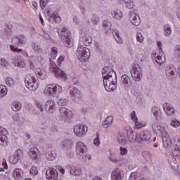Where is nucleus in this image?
<instances>
[{
	"label": "nucleus",
	"mask_w": 180,
	"mask_h": 180,
	"mask_svg": "<svg viewBox=\"0 0 180 180\" xmlns=\"http://www.w3.org/2000/svg\"><path fill=\"white\" fill-rule=\"evenodd\" d=\"M102 75L105 89L108 92L115 91L116 89V84H117V76L115 70H112V68L109 66H105L102 70Z\"/></svg>",
	"instance_id": "obj_1"
},
{
	"label": "nucleus",
	"mask_w": 180,
	"mask_h": 180,
	"mask_svg": "<svg viewBox=\"0 0 180 180\" xmlns=\"http://www.w3.org/2000/svg\"><path fill=\"white\" fill-rule=\"evenodd\" d=\"M158 47L159 49L156 50L155 53L152 54V60L155 64L162 65L165 61V55H164L162 49H161V41H158Z\"/></svg>",
	"instance_id": "obj_2"
},
{
	"label": "nucleus",
	"mask_w": 180,
	"mask_h": 180,
	"mask_svg": "<svg viewBox=\"0 0 180 180\" xmlns=\"http://www.w3.org/2000/svg\"><path fill=\"white\" fill-rule=\"evenodd\" d=\"M76 54L78 60L82 63H85V61L89 60V57H91V51L89 49L82 46H78Z\"/></svg>",
	"instance_id": "obj_3"
},
{
	"label": "nucleus",
	"mask_w": 180,
	"mask_h": 180,
	"mask_svg": "<svg viewBox=\"0 0 180 180\" xmlns=\"http://www.w3.org/2000/svg\"><path fill=\"white\" fill-rule=\"evenodd\" d=\"M62 41L65 43V47H72V37H71V32L67 30V28H63L61 33L59 35Z\"/></svg>",
	"instance_id": "obj_4"
},
{
	"label": "nucleus",
	"mask_w": 180,
	"mask_h": 180,
	"mask_svg": "<svg viewBox=\"0 0 180 180\" xmlns=\"http://www.w3.org/2000/svg\"><path fill=\"white\" fill-rule=\"evenodd\" d=\"M25 83L30 91H36V89L39 88V83L37 82L36 77H34L31 74L26 75Z\"/></svg>",
	"instance_id": "obj_5"
},
{
	"label": "nucleus",
	"mask_w": 180,
	"mask_h": 180,
	"mask_svg": "<svg viewBox=\"0 0 180 180\" xmlns=\"http://www.w3.org/2000/svg\"><path fill=\"white\" fill-rule=\"evenodd\" d=\"M131 74L134 81H141L143 78V73L141 72V67L137 63H134L132 65V70Z\"/></svg>",
	"instance_id": "obj_6"
},
{
	"label": "nucleus",
	"mask_w": 180,
	"mask_h": 180,
	"mask_svg": "<svg viewBox=\"0 0 180 180\" xmlns=\"http://www.w3.org/2000/svg\"><path fill=\"white\" fill-rule=\"evenodd\" d=\"M50 70L55 74L56 78H62L63 79H67V75L55 64L54 61H50Z\"/></svg>",
	"instance_id": "obj_7"
},
{
	"label": "nucleus",
	"mask_w": 180,
	"mask_h": 180,
	"mask_svg": "<svg viewBox=\"0 0 180 180\" xmlns=\"http://www.w3.org/2000/svg\"><path fill=\"white\" fill-rule=\"evenodd\" d=\"M126 130L128 139L130 143H138L139 144L141 143V139H140L141 135H139V133L134 135V131H133V129L130 127L126 128Z\"/></svg>",
	"instance_id": "obj_8"
},
{
	"label": "nucleus",
	"mask_w": 180,
	"mask_h": 180,
	"mask_svg": "<svg viewBox=\"0 0 180 180\" xmlns=\"http://www.w3.org/2000/svg\"><path fill=\"white\" fill-rule=\"evenodd\" d=\"M63 88L60 85L57 84H49L46 87V94L51 96H56L58 94H61Z\"/></svg>",
	"instance_id": "obj_9"
},
{
	"label": "nucleus",
	"mask_w": 180,
	"mask_h": 180,
	"mask_svg": "<svg viewBox=\"0 0 180 180\" xmlns=\"http://www.w3.org/2000/svg\"><path fill=\"white\" fill-rule=\"evenodd\" d=\"M129 22L134 25V26H139L141 23L140 20V15H139V11L137 10H132L129 12Z\"/></svg>",
	"instance_id": "obj_10"
},
{
	"label": "nucleus",
	"mask_w": 180,
	"mask_h": 180,
	"mask_svg": "<svg viewBox=\"0 0 180 180\" xmlns=\"http://www.w3.org/2000/svg\"><path fill=\"white\" fill-rule=\"evenodd\" d=\"M75 150L77 154L80 155L82 158H85L86 157V155H85L86 154V146L82 141L76 143Z\"/></svg>",
	"instance_id": "obj_11"
},
{
	"label": "nucleus",
	"mask_w": 180,
	"mask_h": 180,
	"mask_svg": "<svg viewBox=\"0 0 180 180\" xmlns=\"http://www.w3.org/2000/svg\"><path fill=\"white\" fill-rule=\"evenodd\" d=\"M166 77L170 81H173L176 78V68L174 65H170L166 67L165 68Z\"/></svg>",
	"instance_id": "obj_12"
},
{
	"label": "nucleus",
	"mask_w": 180,
	"mask_h": 180,
	"mask_svg": "<svg viewBox=\"0 0 180 180\" xmlns=\"http://www.w3.org/2000/svg\"><path fill=\"white\" fill-rule=\"evenodd\" d=\"M88 131V127L83 124H77L74 127V133L77 136V137H82L85 136Z\"/></svg>",
	"instance_id": "obj_13"
},
{
	"label": "nucleus",
	"mask_w": 180,
	"mask_h": 180,
	"mask_svg": "<svg viewBox=\"0 0 180 180\" xmlns=\"http://www.w3.org/2000/svg\"><path fill=\"white\" fill-rule=\"evenodd\" d=\"M29 155L30 158L36 162H39L41 160V154H40V151L37 148H31L29 150Z\"/></svg>",
	"instance_id": "obj_14"
},
{
	"label": "nucleus",
	"mask_w": 180,
	"mask_h": 180,
	"mask_svg": "<svg viewBox=\"0 0 180 180\" xmlns=\"http://www.w3.org/2000/svg\"><path fill=\"white\" fill-rule=\"evenodd\" d=\"M124 176V173H123V170L117 168L114 169L111 174V179L112 180H122Z\"/></svg>",
	"instance_id": "obj_15"
},
{
	"label": "nucleus",
	"mask_w": 180,
	"mask_h": 180,
	"mask_svg": "<svg viewBox=\"0 0 180 180\" xmlns=\"http://www.w3.org/2000/svg\"><path fill=\"white\" fill-rule=\"evenodd\" d=\"M22 157H23V152H22V150L18 149L15 155L9 158V162L11 164H13V165H15V164H18L19 160H20Z\"/></svg>",
	"instance_id": "obj_16"
},
{
	"label": "nucleus",
	"mask_w": 180,
	"mask_h": 180,
	"mask_svg": "<svg viewBox=\"0 0 180 180\" xmlns=\"http://www.w3.org/2000/svg\"><path fill=\"white\" fill-rule=\"evenodd\" d=\"M11 63L14 64L15 67H19L20 68H25L26 67V64H25V61H23V58H22L20 56L13 58Z\"/></svg>",
	"instance_id": "obj_17"
},
{
	"label": "nucleus",
	"mask_w": 180,
	"mask_h": 180,
	"mask_svg": "<svg viewBox=\"0 0 180 180\" xmlns=\"http://www.w3.org/2000/svg\"><path fill=\"white\" fill-rule=\"evenodd\" d=\"M163 109L167 116H174L175 115V108L169 103H164Z\"/></svg>",
	"instance_id": "obj_18"
},
{
	"label": "nucleus",
	"mask_w": 180,
	"mask_h": 180,
	"mask_svg": "<svg viewBox=\"0 0 180 180\" xmlns=\"http://www.w3.org/2000/svg\"><path fill=\"white\" fill-rule=\"evenodd\" d=\"M53 147V145L48 146V149L45 151V157L48 161H54L57 155L54 153V150H50Z\"/></svg>",
	"instance_id": "obj_19"
},
{
	"label": "nucleus",
	"mask_w": 180,
	"mask_h": 180,
	"mask_svg": "<svg viewBox=\"0 0 180 180\" xmlns=\"http://www.w3.org/2000/svg\"><path fill=\"white\" fill-rule=\"evenodd\" d=\"M46 179L49 180H56L57 178H58V172H57V169L53 168L47 170L46 172Z\"/></svg>",
	"instance_id": "obj_20"
},
{
	"label": "nucleus",
	"mask_w": 180,
	"mask_h": 180,
	"mask_svg": "<svg viewBox=\"0 0 180 180\" xmlns=\"http://www.w3.org/2000/svg\"><path fill=\"white\" fill-rule=\"evenodd\" d=\"M12 43L15 46V47H18L20 46V44H25V43H26V37H25L24 35L14 37L12 39Z\"/></svg>",
	"instance_id": "obj_21"
},
{
	"label": "nucleus",
	"mask_w": 180,
	"mask_h": 180,
	"mask_svg": "<svg viewBox=\"0 0 180 180\" xmlns=\"http://www.w3.org/2000/svg\"><path fill=\"white\" fill-rule=\"evenodd\" d=\"M60 115L63 119L67 120L72 117V112L66 108L61 107L59 109Z\"/></svg>",
	"instance_id": "obj_22"
},
{
	"label": "nucleus",
	"mask_w": 180,
	"mask_h": 180,
	"mask_svg": "<svg viewBox=\"0 0 180 180\" xmlns=\"http://www.w3.org/2000/svg\"><path fill=\"white\" fill-rule=\"evenodd\" d=\"M46 110L49 113H54L56 110V103L53 100H48L46 103Z\"/></svg>",
	"instance_id": "obj_23"
},
{
	"label": "nucleus",
	"mask_w": 180,
	"mask_h": 180,
	"mask_svg": "<svg viewBox=\"0 0 180 180\" xmlns=\"http://www.w3.org/2000/svg\"><path fill=\"white\" fill-rule=\"evenodd\" d=\"M152 113L155 119V120L160 121L161 120V117L162 116V112H161V109L158 107H153L152 108Z\"/></svg>",
	"instance_id": "obj_24"
},
{
	"label": "nucleus",
	"mask_w": 180,
	"mask_h": 180,
	"mask_svg": "<svg viewBox=\"0 0 180 180\" xmlns=\"http://www.w3.org/2000/svg\"><path fill=\"white\" fill-rule=\"evenodd\" d=\"M117 141L121 146H126L127 139H126V134L123 131H119L117 136Z\"/></svg>",
	"instance_id": "obj_25"
},
{
	"label": "nucleus",
	"mask_w": 180,
	"mask_h": 180,
	"mask_svg": "<svg viewBox=\"0 0 180 180\" xmlns=\"http://www.w3.org/2000/svg\"><path fill=\"white\" fill-rule=\"evenodd\" d=\"M139 136H141V143H143V141H148L151 139V133L148 131L139 132Z\"/></svg>",
	"instance_id": "obj_26"
},
{
	"label": "nucleus",
	"mask_w": 180,
	"mask_h": 180,
	"mask_svg": "<svg viewBox=\"0 0 180 180\" xmlns=\"http://www.w3.org/2000/svg\"><path fill=\"white\" fill-rule=\"evenodd\" d=\"M168 162L173 169L176 170L178 168H179V164L178 163L176 159L174 158V156L171 155L169 158Z\"/></svg>",
	"instance_id": "obj_27"
},
{
	"label": "nucleus",
	"mask_w": 180,
	"mask_h": 180,
	"mask_svg": "<svg viewBox=\"0 0 180 180\" xmlns=\"http://www.w3.org/2000/svg\"><path fill=\"white\" fill-rule=\"evenodd\" d=\"M70 95L71 98H81V91L77 87L70 86Z\"/></svg>",
	"instance_id": "obj_28"
},
{
	"label": "nucleus",
	"mask_w": 180,
	"mask_h": 180,
	"mask_svg": "<svg viewBox=\"0 0 180 180\" xmlns=\"http://www.w3.org/2000/svg\"><path fill=\"white\" fill-rule=\"evenodd\" d=\"M13 176L14 179H22L23 178V170L22 169H15L13 172Z\"/></svg>",
	"instance_id": "obj_29"
},
{
	"label": "nucleus",
	"mask_w": 180,
	"mask_h": 180,
	"mask_svg": "<svg viewBox=\"0 0 180 180\" xmlns=\"http://www.w3.org/2000/svg\"><path fill=\"white\" fill-rule=\"evenodd\" d=\"M62 149L65 151L67 150H71L72 148V141L67 139L62 143Z\"/></svg>",
	"instance_id": "obj_30"
},
{
	"label": "nucleus",
	"mask_w": 180,
	"mask_h": 180,
	"mask_svg": "<svg viewBox=\"0 0 180 180\" xmlns=\"http://www.w3.org/2000/svg\"><path fill=\"white\" fill-rule=\"evenodd\" d=\"M111 15L114 19L120 20L123 18V13L120 10H113L111 11Z\"/></svg>",
	"instance_id": "obj_31"
},
{
	"label": "nucleus",
	"mask_w": 180,
	"mask_h": 180,
	"mask_svg": "<svg viewBox=\"0 0 180 180\" xmlns=\"http://www.w3.org/2000/svg\"><path fill=\"white\" fill-rule=\"evenodd\" d=\"M35 74L38 75L41 79H46L47 78V72L39 68L35 70Z\"/></svg>",
	"instance_id": "obj_32"
},
{
	"label": "nucleus",
	"mask_w": 180,
	"mask_h": 180,
	"mask_svg": "<svg viewBox=\"0 0 180 180\" xmlns=\"http://www.w3.org/2000/svg\"><path fill=\"white\" fill-rule=\"evenodd\" d=\"M131 119L135 123L136 129H141V127H143V124H140L139 122H137V116L136 115V111H133L131 113Z\"/></svg>",
	"instance_id": "obj_33"
},
{
	"label": "nucleus",
	"mask_w": 180,
	"mask_h": 180,
	"mask_svg": "<svg viewBox=\"0 0 180 180\" xmlns=\"http://www.w3.org/2000/svg\"><path fill=\"white\" fill-rule=\"evenodd\" d=\"M11 108L14 112H19L22 109V103L14 101L11 103Z\"/></svg>",
	"instance_id": "obj_34"
},
{
	"label": "nucleus",
	"mask_w": 180,
	"mask_h": 180,
	"mask_svg": "<svg viewBox=\"0 0 180 180\" xmlns=\"http://www.w3.org/2000/svg\"><path fill=\"white\" fill-rule=\"evenodd\" d=\"M112 123H113V117L108 116L106 117L105 120L103 122V126L105 127V129H107V127H109Z\"/></svg>",
	"instance_id": "obj_35"
},
{
	"label": "nucleus",
	"mask_w": 180,
	"mask_h": 180,
	"mask_svg": "<svg viewBox=\"0 0 180 180\" xmlns=\"http://www.w3.org/2000/svg\"><path fill=\"white\" fill-rule=\"evenodd\" d=\"M129 179V180H147V179L141 178L140 174L137 172L131 173Z\"/></svg>",
	"instance_id": "obj_36"
},
{
	"label": "nucleus",
	"mask_w": 180,
	"mask_h": 180,
	"mask_svg": "<svg viewBox=\"0 0 180 180\" xmlns=\"http://www.w3.org/2000/svg\"><path fill=\"white\" fill-rule=\"evenodd\" d=\"M112 34H113L117 43H118L119 44H122L123 43V40L122 39V37H120L118 30L112 31Z\"/></svg>",
	"instance_id": "obj_37"
},
{
	"label": "nucleus",
	"mask_w": 180,
	"mask_h": 180,
	"mask_svg": "<svg viewBox=\"0 0 180 180\" xmlns=\"http://www.w3.org/2000/svg\"><path fill=\"white\" fill-rule=\"evenodd\" d=\"M8 145V137L6 136L5 134L0 135V146L5 147Z\"/></svg>",
	"instance_id": "obj_38"
},
{
	"label": "nucleus",
	"mask_w": 180,
	"mask_h": 180,
	"mask_svg": "<svg viewBox=\"0 0 180 180\" xmlns=\"http://www.w3.org/2000/svg\"><path fill=\"white\" fill-rule=\"evenodd\" d=\"M164 33L165 35L167 36V37H169V36H171V34L172 33V30L171 29V26L167 24L164 26Z\"/></svg>",
	"instance_id": "obj_39"
},
{
	"label": "nucleus",
	"mask_w": 180,
	"mask_h": 180,
	"mask_svg": "<svg viewBox=\"0 0 180 180\" xmlns=\"http://www.w3.org/2000/svg\"><path fill=\"white\" fill-rule=\"evenodd\" d=\"M121 79L122 81L123 85L127 86V88H129V83L130 82V77H129V76H127V75H124L122 76Z\"/></svg>",
	"instance_id": "obj_40"
},
{
	"label": "nucleus",
	"mask_w": 180,
	"mask_h": 180,
	"mask_svg": "<svg viewBox=\"0 0 180 180\" xmlns=\"http://www.w3.org/2000/svg\"><path fill=\"white\" fill-rule=\"evenodd\" d=\"M82 41L84 42V46H88L90 43H92V37L89 34H86L82 38Z\"/></svg>",
	"instance_id": "obj_41"
},
{
	"label": "nucleus",
	"mask_w": 180,
	"mask_h": 180,
	"mask_svg": "<svg viewBox=\"0 0 180 180\" xmlns=\"http://www.w3.org/2000/svg\"><path fill=\"white\" fill-rule=\"evenodd\" d=\"M162 143H163V146H164V147H165V148H168V147H171V146H172V142H171V139H169V138H163Z\"/></svg>",
	"instance_id": "obj_42"
},
{
	"label": "nucleus",
	"mask_w": 180,
	"mask_h": 180,
	"mask_svg": "<svg viewBox=\"0 0 180 180\" xmlns=\"http://www.w3.org/2000/svg\"><path fill=\"white\" fill-rule=\"evenodd\" d=\"M8 94V89L5 85H0V98H4Z\"/></svg>",
	"instance_id": "obj_43"
},
{
	"label": "nucleus",
	"mask_w": 180,
	"mask_h": 180,
	"mask_svg": "<svg viewBox=\"0 0 180 180\" xmlns=\"http://www.w3.org/2000/svg\"><path fill=\"white\" fill-rule=\"evenodd\" d=\"M6 84L7 86L13 88V86H15V80H13V79L11 77H7L6 79Z\"/></svg>",
	"instance_id": "obj_44"
},
{
	"label": "nucleus",
	"mask_w": 180,
	"mask_h": 180,
	"mask_svg": "<svg viewBox=\"0 0 180 180\" xmlns=\"http://www.w3.org/2000/svg\"><path fill=\"white\" fill-rule=\"evenodd\" d=\"M81 169L73 168L70 170V174L73 175V176H77L78 175H81Z\"/></svg>",
	"instance_id": "obj_45"
},
{
	"label": "nucleus",
	"mask_w": 180,
	"mask_h": 180,
	"mask_svg": "<svg viewBox=\"0 0 180 180\" xmlns=\"http://www.w3.org/2000/svg\"><path fill=\"white\" fill-rule=\"evenodd\" d=\"M122 1L124 2L126 7L128 9H133V8H134V3L133 0H122Z\"/></svg>",
	"instance_id": "obj_46"
},
{
	"label": "nucleus",
	"mask_w": 180,
	"mask_h": 180,
	"mask_svg": "<svg viewBox=\"0 0 180 180\" xmlns=\"http://www.w3.org/2000/svg\"><path fill=\"white\" fill-rule=\"evenodd\" d=\"M103 27L108 32V30H110L112 29V24L108 20L103 21Z\"/></svg>",
	"instance_id": "obj_47"
},
{
	"label": "nucleus",
	"mask_w": 180,
	"mask_h": 180,
	"mask_svg": "<svg viewBox=\"0 0 180 180\" xmlns=\"http://www.w3.org/2000/svg\"><path fill=\"white\" fill-rule=\"evenodd\" d=\"M152 128H153V129L155 130V131H157V130H158V131H160V133H161L163 130H165L164 127H161V126H160V124H152Z\"/></svg>",
	"instance_id": "obj_48"
},
{
	"label": "nucleus",
	"mask_w": 180,
	"mask_h": 180,
	"mask_svg": "<svg viewBox=\"0 0 180 180\" xmlns=\"http://www.w3.org/2000/svg\"><path fill=\"white\" fill-rule=\"evenodd\" d=\"M68 103V100L65 98H60L58 101V105L59 106H66Z\"/></svg>",
	"instance_id": "obj_49"
},
{
	"label": "nucleus",
	"mask_w": 180,
	"mask_h": 180,
	"mask_svg": "<svg viewBox=\"0 0 180 180\" xmlns=\"http://www.w3.org/2000/svg\"><path fill=\"white\" fill-rule=\"evenodd\" d=\"M32 50L37 53H41V48L40 46L37 45L36 43H33L32 45Z\"/></svg>",
	"instance_id": "obj_50"
},
{
	"label": "nucleus",
	"mask_w": 180,
	"mask_h": 180,
	"mask_svg": "<svg viewBox=\"0 0 180 180\" xmlns=\"http://www.w3.org/2000/svg\"><path fill=\"white\" fill-rule=\"evenodd\" d=\"M171 126H172V127H179L180 125V122L179 121H178V120L174 118L172 121H171Z\"/></svg>",
	"instance_id": "obj_51"
},
{
	"label": "nucleus",
	"mask_w": 180,
	"mask_h": 180,
	"mask_svg": "<svg viewBox=\"0 0 180 180\" xmlns=\"http://www.w3.org/2000/svg\"><path fill=\"white\" fill-rule=\"evenodd\" d=\"M52 18H53V20H54V22H56V23H59V22H61V17L57 15V14L56 13H53L52 14Z\"/></svg>",
	"instance_id": "obj_52"
},
{
	"label": "nucleus",
	"mask_w": 180,
	"mask_h": 180,
	"mask_svg": "<svg viewBox=\"0 0 180 180\" xmlns=\"http://www.w3.org/2000/svg\"><path fill=\"white\" fill-rule=\"evenodd\" d=\"M175 57L180 58V45H176L174 49Z\"/></svg>",
	"instance_id": "obj_53"
},
{
	"label": "nucleus",
	"mask_w": 180,
	"mask_h": 180,
	"mask_svg": "<svg viewBox=\"0 0 180 180\" xmlns=\"http://www.w3.org/2000/svg\"><path fill=\"white\" fill-rule=\"evenodd\" d=\"M94 144L96 147H99V146L101 145V140L99 139V134H97L96 137L94 140Z\"/></svg>",
	"instance_id": "obj_54"
},
{
	"label": "nucleus",
	"mask_w": 180,
	"mask_h": 180,
	"mask_svg": "<svg viewBox=\"0 0 180 180\" xmlns=\"http://www.w3.org/2000/svg\"><path fill=\"white\" fill-rule=\"evenodd\" d=\"M91 22L93 25H98V23L99 22V18H98L95 15H93L91 17Z\"/></svg>",
	"instance_id": "obj_55"
},
{
	"label": "nucleus",
	"mask_w": 180,
	"mask_h": 180,
	"mask_svg": "<svg viewBox=\"0 0 180 180\" xmlns=\"http://www.w3.org/2000/svg\"><path fill=\"white\" fill-rule=\"evenodd\" d=\"M49 0H40V6L41 9L44 10L47 4H49Z\"/></svg>",
	"instance_id": "obj_56"
},
{
	"label": "nucleus",
	"mask_w": 180,
	"mask_h": 180,
	"mask_svg": "<svg viewBox=\"0 0 180 180\" xmlns=\"http://www.w3.org/2000/svg\"><path fill=\"white\" fill-rule=\"evenodd\" d=\"M142 156L146 158V160H150L151 158V154L148 151L142 152Z\"/></svg>",
	"instance_id": "obj_57"
},
{
	"label": "nucleus",
	"mask_w": 180,
	"mask_h": 180,
	"mask_svg": "<svg viewBox=\"0 0 180 180\" xmlns=\"http://www.w3.org/2000/svg\"><path fill=\"white\" fill-rule=\"evenodd\" d=\"M128 153L127 148L120 147V155H126Z\"/></svg>",
	"instance_id": "obj_58"
},
{
	"label": "nucleus",
	"mask_w": 180,
	"mask_h": 180,
	"mask_svg": "<svg viewBox=\"0 0 180 180\" xmlns=\"http://www.w3.org/2000/svg\"><path fill=\"white\" fill-rule=\"evenodd\" d=\"M0 64L3 67H8V65H9V63H8V60H6V59H5V58H1Z\"/></svg>",
	"instance_id": "obj_59"
},
{
	"label": "nucleus",
	"mask_w": 180,
	"mask_h": 180,
	"mask_svg": "<svg viewBox=\"0 0 180 180\" xmlns=\"http://www.w3.org/2000/svg\"><path fill=\"white\" fill-rule=\"evenodd\" d=\"M136 40L139 43H143V41H144V37H143V34H141V33H138L136 34Z\"/></svg>",
	"instance_id": "obj_60"
},
{
	"label": "nucleus",
	"mask_w": 180,
	"mask_h": 180,
	"mask_svg": "<svg viewBox=\"0 0 180 180\" xmlns=\"http://www.w3.org/2000/svg\"><path fill=\"white\" fill-rule=\"evenodd\" d=\"M30 174H32V175H37L39 171L37 170V167L33 166L30 170Z\"/></svg>",
	"instance_id": "obj_61"
},
{
	"label": "nucleus",
	"mask_w": 180,
	"mask_h": 180,
	"mask_svg": "<svg viewBox=\"0 0 180 180\" xmlns=\"http://www.w3.org/2000/svg\"><path fill=\"white\" fill-rule=\"evenodd\" d=\"M10 49H11V51H13L14 53H21V51H22L20 49H18V48L15 47V46H13V45L10 46Z\"/></svg>",
	"instance_id": "obj_62"
},
{
	"label": "nucleus",
	"mask_w": 180,
	"mask_h": 180,
	"mask_svg": "<svg viewBox=\"0 0 180 180\" xmlns=\"http://www.w3.org/2000/svg\"><path fill=\"white\" fill-rule=\"evenodd\" d=\"M35 105L37 106V108H38V109H39L40 112H44V109H43V105L39 102V101H35Z\"/></svg>",
	"instance_id": "obj_63"
},
{
	"label": "nucleus",
	"mask_w": 180,
	"mask_h": 180,
	"mask_svg": "<svg viewBox=\"0 0 180 180\" xmlns=\"http://www.w3.org/2000/svg\"><path fill=\"white\" fill-rule=\"evenodd\" d=\"M161 134L162 140H164V139L165 138H169V135H168V133H167V131H165V129L161 132Z\"/></svg>",
	"instance_id": "obj_64"
}]
</instances>
